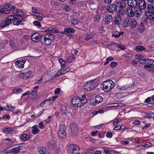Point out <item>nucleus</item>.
<instances>
[{"mask_svg": "<svg viewBox=\"0 0 154 154\" xmlns=\"http://www.w3.org/2000/svg\"><path fill=\"white\" fill-rule=\"evenodd\" d=\"M31 38L34 42H37L40 41L43 45H49L51 44V41L54 40V36L51 34L40 35L38 33H34L31 35Z\"/></svg>", "mask_w": 154, "mask_h": 154, "instance_id": "f257e3e1", "label": "nucleus"}, {"mask_svg": "<svg viewBox=\"0 0 154 154\" xmlns=\"http://www.w3.org/2000/svg\"><path fill=\"white\" fill-rule=\"evenodd\" d=\"M100 81L98 79H95L86 83L83 87L84 90L87 91H90L95 88L100 84Z\"/></svg>", "mask_w": 154, "mask_h": 154, "instance_id": "f03ea898", "label": "nucleus"}, {"mask_svg": "<svg viewBox=\"0 0 154 154\" xmlns=\"http://www.w3.org/2000/svg\"><path fill=\"white\" fill-rule=\"evenodd\" d=\"M102 89L105 92H108L112 89L115 86V83L111 80L104 82L101 85Z\"/></svg>", "mask_w": 154, "mask_h": 154, "instance_id": "7ed1b4c3", "label": "nucleus"}, {"mask_svg": "<svg viewBox=\"0 0 154 154\" xmlns=\"http://www.w3.org/2000/svg\"><path fill=\"white\" fill-rule=\"evenodd\" d=\"M80 148L76 144H71L68 146L67 151L68 153L72 154H77L80 150Z\"/></svg>", "mask_w": 154, "mask_h": 154, "instance_id": "20e7f679", "label": "nucleus"}, {"mask_svg": "<svg viewBox=\"0 0 154 154\" xmlns=\"http://www.w3.org/2000/svg\"><path fill=\"white\" fill-rule=\"evenodd\" d=\"M65 129V126L63 125H61L60 126L59 130L58 132V137L59 138L63 139L66 137Z\"/></svg>", "mask_w": 154, "mask_h": 154, "instance_id": "39448f33", "label": "nucleus"}, {"mask_svg": "<svg viewBox=\"0 0 154 154\" xmlns=\"http://www.w3.org/2000/svg\"><path fill=\"white\" fill-rule=\"evenodd\" d=\"M103 100V97L100 96L98 95L95 97L94 100H91L90 101V103L92 105H95L102 102Z\"/></svg>", "mask_w": 154, "mask_h": 154, "instance_id": "423d86ee", "label": "nucleus"}, {"mask_svg": "<svg viewBox=\"0 0 154 154\" xmlns=\"http://www.w3.org/2000/svg\"><path fill=\"white\" fill-rule=\"evenodd\" d=\"M23 19L22 17L20 14L19 15H12L8 16L7 19L11 21L15 20L16 21L17 20H22Z\"/></svg>", "mask_w": 154, "mask_h": 154, "instance_id": "0eeeda50", "label": "nucleus"}, {"mask_svg": "<svg viewBox=\"0 0 154 154\" xmlns=\"http://www.w3.org/2000/svg\"><path fill=\"white\" fill-rule=\"evenodd\" d=\"M26 61L25 60L23 59L17 61L15 63L16 67L20 69L23 68Z\"/></svg>", "mask_w": 154, "mask_h": 154, "instance_id": "6e6552de", "label": "nucleus"}, {"mask_svg": "<svg viewBox=\"0 0 154 154\" xmlns=\"http://www.w3.org/2000/svg\"><path fill=\"white\" fill-rule=\"evenodd\" d=\"M137 5L139 9L141 10L144 9L146 7V3L144 0H139L137 1Z\"/></svg>", "mask_w": 154, "mask_h": 154, "instance_id": "1a4fd4ad", "label": "nucleus"}, {"mask_svg": "<svg viewBox=\"0 0 154 154\" xmlns=\"http://www.w3.org/2000/svg\"><path fill=\"white\" fill-rule=\"evenodd\" d=\"M79 100V97L77 96H75L73 97L72 99L71 102L72 104L74 106L79 107L81 106V105L79 104L78 102Z\"/></svg>", "mask_w": 154, "mask_h": 154, "instance_id": "9d476101", "label": "nucleus"}, {"mask_svg": "<svg viewBox=\"0 0 154 154\" xmlns=\"http://www.w3.org/2000/svg\"><path fill=\"white\" fill-rule=\"evenodd\" d=\"M117 9V6L114 4H110L108 6L107 10L110 13H112L116 11Z\"/></svg>", "mask_w": 154, "mask_h": 154, "instance_id": "9b49d317", "label": "nucleus"}, {"mask_svg": "<svg viewBox=\"0 0 154 154\" xmlns=\"http://www.w3.org/2000/svg\"><path fill=\"white\" fill-rule=\"evenodd\" d=\"M71 131L73 135L76 136L78 134V128L77 125L74 124L71 126Z\"/></svg>", "mask_w": 154, "mask_h": 154, "instance_id": "f8f14e48", "label": "nucleus"}, {"mask_svg": "<svg viewBox=\"0 0 154 154\" xmlns=\"http://www.w3.org/2000/svg\"><path fill=\"white\" fill-rule=\"evenodd\" d=\"M127 4L129 6L135 8L137 5V1L136 0H128Z\"/></svg>", "mask_w": 154, "mask_h": 154, "instance_id": "ddd939ff", "label": "nucleus"}, {"mask_svg": "<svg viewBox=\"0 0 154 154\" xmlns=\"http://www.w3.org/2000/svg\"><path fill=\"white\" fill-rule=\"evenodd\" d=\"M116 6L122 8H124L126 5V3L123 1H118L116 2Z\"/></svg>", "mask_w": 154, "mask_h": 154, "instance_id": "4468645a", "label": "nucleus"}, {"mask_svg": "<svg viewBox=\"0 0 154 154\" xmlns=\"http://www.w3.org/2000/svg\"><path fill=\"white\" fill-rule=\"evenodd\" d=\"M11 23V21L8 19L4 20L1 24L0 26V28H1L2 29H3L4 27H6L7 26L9 25Z\"/></svg>", "mask_w": 154, "mask_h": 154, "instance_id": "2eb2a0df", "label": "nucleus"}, {"mask_svg": "<svg viewBox=\"0 0 154 154\" xmlns=\"http://www.w3.org/2000/svg\"><path fill=\"white\" fill-rule=\"evenodd\" d=\"M132 19L130 18H126L123 22V26L125 27H127L130 26Z\"/></svg>", "mask_w": 154, "mask_h": 154, "instance_id": "dca6fc26", "label": "nucleus"}, {"mask_svg": "<svg viewBox=\"0 0 154 154\" xmlns=\"http://www.w3.org/2000/svg\"><path fill=\"white\" fill-rule=\"evenodd\" d=\"M43 31L45 32H52L57 33V30L54 29L52 28H49L45 27L43 29Z\"/></svg>", "mask_w": 154, "mask_h": 154, "instance_id": "f3484780", "label": "nucleus"}, {"mask_svg": "<svg viewBox=\"0 0 154 154\" xmlns=\"http://www.w3.org/2000/svg\"><path fill=\"white\" fill-rule=\"evenodd\" d=\"M112 17L111 15H107L105 19V22L107 24H109L112 20Z\"/></svg>", "mask_w": 154, "mask_h": 154, "instance_id": "a211bd4d", "label": "nucleus"}, {"mask_svg": "<svg viewBox=\"0 0 154 154\" xmlns=\"http://www.w3.org/2000/svg\"><path fill=\"white\" fill-rule=\"evenodd\" d=\"M32 15L35 16L36 18L39 20L41 21L43 19L42 17L43 14L42 13L35 12V14H33Z\"/></svg>", "mask_w": 154, "mask_h": 154, "instance_id": "6ab92c4d", "label": "nucleus"}, {"mask_svg": "<svg viewBox=\"0 0 154 154\" xmlns=\"http://www.w3.org/2000/svg\"><path fill=\"white\" fill-rule=\"evenodd\" d=\"M145 14L147 17L150 20H154V12H145Z\"/></svg>", "mask_w": 154, "mask_h": 154, "instance_id": "aec40b11", "label": "nucleus"}, {"mask_svg": "<svg viewBox=\"0 0 154 154\" xmlns=\"http://www.w3.org/2000/svg\"><path fill=\"white\" fill-rule=\"evenodd\" d=\"M146 10L147 11H146V12H154V7L151 5H147Z\"/></svg>", "mask_w": 154, "mask_h": 154, "instance_id": "412c9836", "label": "nucleus"}, {"mask_svg": "<svg viewBox=\"0 0 154 154\" xmlns=\"http://www.w3.org/2000/svg\"><path fill=\"white\" fill-rule=\"evenodd\" d=\"M137 21L134 19H132L130 25L131 28V29L134 28L137 26Z\"/></svg>", "mask_w": 154, "mask_h": 154, "instance_id": "4be33fe9", "label": "nucleus"}, {"mask_svg": "<svg viewBox=\"0 0 154 154\" xmlns=\"http://www.w3.org/2000/svg\"><path fill=\"white\" fill-rule=\"evenodd\" d=\"M137 28L138 32L140 33H142L144 31V27L143 23H140Z\"/></svg>", "mask_w": 154, "mask_h": 154, "instance_id": "5701e85b", "label": "nucleus"}, {"mask_svg": "<svg viewBox=\"0 0 154 154\" xmlns=\"http://www.w3.org/2000/svg\"><path fill=\"white\" fill-rule=\"evenodd\" d=\"M38 126L35 125L32 127V130L31 131L32 134H35L38 133L39 132V130L37 128Z\"/></svg>", "mask_w": 154, "mask_h": 154, "instance_id": "b1692460", "label": "nucleus"}, {"mask_svg": "<svg viewBox=\"0 0 154 154\" xmlns=\"http://www.w3.org/2000/svg\"><path fill=\"white\" fill-rule=\"evenodd\" d=\"M114 22L117 25L120 24L122 22V20L120 17L119 16H116L114 17Z\"/></svg>", "mask_w": 154, "mask_h": 154, "instance_id": "393cba45", "label": "nucleus"}, {"mask_svg": "<svg viewBox=\"0 0 154 154\" xmlns=\"http://www.w3.org/2000/svg\"><path fill=\"white\" fill-rule=\"evenodd\" d=\"M134 16L136 17H140L142 14L141 10L139 8L135 9V10L134 11Z\"/></svg>", "mask_w": 154, "mask_h": 154, "instance_id": "a878e982", "label": "nucleus"}, {"mask_svg": "<svg viewBox=\"0 0 154 154\" xmlns=\"http://www.w3.org/2000/svg\"><path fill=\"white\" fill-rule=\"evenodd\" d=\"M38 88V86H37L33 88V89L31 93V95H32L33 97H35L37 95V91L36 89H37Z\"/></svg>", "mask_w": 154, "mask_h": 154, "instance_id": "bb28decb", "label": "nucleus"}, {"mask_svg": "<svg viewBox=\"0 0 154 154\" xmlns=\"http://www.w3.org/2000/svg\"><path fill=\"white\" fill-rule=\"evenodd\" d=\"M38 150L40 154H48V152L46 149L42 147L38 149Z\"/></svg>", "mask_w": 154, "mask_h": 154, "instance_id": "cd10ccee", "label": "nucleus"}, {"mask_svg": "<svg viewBox=\"0 0 154 154\" xmlns=\"http://www.w3.org/2000/svg\"><path fill=\"white\" fill-rule=\"evenodd\" d=\"M135 50L137 52H140L146 50V48L143 46L138 45L135 47Z\"/></svg>", "mask_w": 154, "mask_h": 154, "instance_id": "c85d7f7f", "label": "nucleus"}, {"mask_svg": "<svg viewBox=\"0 0 154 154\" xmlns=\"http://www.w3.org/2000/svg\"><path fill=\"white\" fill-rule=\"evenodd\" d=\"M4 109L6 110L11 111L14 110L15 109V107L7 105L5 107H4Z\"/></svg>", "mask_w": 154, "mask_h": 154, "instance_id": "c756f323", "label": "nucleus"}, {"mask_svg": "<svg viewBox=\"0 0 154 154\" xmlns=\"http://www.w3.org/2000/svg\"><path fill=\"white\" fill-rule=\"evenodd\" d=\"M23 90L22 89L19 88H15L12 90V93L14 94H18L20 93H21L22 91Z\"/></svg>", "mask_w": 154, "mask_h": 154, "instance_id": "7c9ffc66", "label": "nucleus"}, {"mask_svg": "<svg viewBox=\"0 0 154 154\" xmlns=\"http://www.w3.org/2000/svg\"><path fill=\"white\" fill-rule=\"evenodd\" d=\"M64 31L67 33H73L75 32V30L73 28L69 27L65 28Z\"/></svg>", "mask_w": 154, "mask_h": 154, "instance_id": "2f4dec72", "label": "nucleus"}, {"mask_svg": "<svg viewBox=\"0 0 154 154\" xmlns=\"http://www.w3.org/2000/svg\"><path fill=\"white\" fill-rule=\"evenodd\" d=\"M0 11L2 13L4 14H8L10 12V10L6 8H3L0 9Z\"/></svg>", "mask_w": 154, "mask_h": 154, "instance_id": "473e14b6", "label": "nucleus"}, {"mask_svg": "<svg viewBox=\"0 0 154 154\" xmlns=\"http://www.w3.org/2000/svg\"><path fill=\"white\" fill-rule=\"evenodd\" d=\"M29 135L25 134L22 135L20 137L21 139L24 141L27 140L29 139Z\"/></svg>", "mask_w": 154, "mask_h": 154, "instance_id": "72a5a7b5", "label": "nucleus"}, {"mask_svg": "<svg viewBox=\"0 0 154 154\" xmlns=\"http://www.w3.org/2000/svg\"><path fill=\"white\" fill-rule=\"evenodd\" d=\"M86 36L85 39L86 40L88 41L90 39L93 38L94 37V35H92V34L91 32H90L89 33L87 34Z\"/></svg>", "mask_w": 154, "mask_h": 154, "instance_id": "f704fd0d", "label": "nucleus"}, {"mask_svg": "<svg viewBox=\"0 0 154 154\" xmlns=\"http://www.w3.org/2000/svg\"><path fill=\"white\" fill-rule=\"evenodd\" d=\"M145 115L146 117L147 118H153L154 116V113L151 112L149 113H146Z\"/></svg>", "mask_w": 154, "mask_h": 154, "instance_id": "c9c22d12", "label": "nucleus"}, {"mask_svg": "<svg viewBox=\"0 0 154 154\" xmlns=\"http://www.w3.org/2000/svg\"><path fill=\"white\" fill-rule=\"evenodd\" d=\"M134 11L132 9L130 8L128 11V14L129 17H133L134 16Z\"/></svg>", "mask_w": 154, "mask_h": 154, "instance_id": "e433bc0d", "label": "nucleus"}, {"mask_svg": "<svg viewBox=\"0 0 154 154\" xmlns=\"http://www.w3.org/2000/svg\"><path fill=\"white\" fill-rule=\"evenodd\" d=\"M32 72L31 71H29L26 73H24L25 77L24 79H26L30 77L31 76Z\"/></svg>", "mask_w": 154, "mask_h": 154, "instance_id": "4c0bfd02", "label": "nucleus"}, {"mask_svg": "<svg viewBox=\"0 0 154 154\" xmlns=\"http://www.w3.org/2000/svg\"><path fill=\"white\" fill-rule=\"evenodd\" d=\"M125 13V11L123 9H121L118 12L117 14L120 17L123 16Z\"/></svg>", "mask_w": 154, "mask_h": 154, "instance_id": "58836bf2", "label": "nucleus"}, {"mask_svg": "<svg viewBox=\"0 0 154 154\" xmlns=\"http://www.w3.org/2000/svg\"><path fill=\"white\" fill-rule=\"evenodd\" d=\"M22 20H18L17 21L14 22L13 23V25L15 26H19L20 25H22L23 24Z\"/></svg>", "mask_w": 154, "mask_h": 154, "instance_id": "ea45409f", "label": "nucleus"}, {"mask_svg": "<svg viewBox=\"0 0 154 154\" xmlns=\"http://www.w3.org/2000/svg\"><path fill=\"white\" fill-rule=\"evenodd\" d=\"M74 57L73 56H70L66 60V61L68 63H71L74 60Z\"/></svg>", "mask_w": 154, "mask_h": 154, "instance_id": "a19ab883", "label": "nucleus"}, {"mask_svg": "<svg viewBox=\"0 0 154 154\" xmlns=\"http://www.w3.org/2000/svg\"><path fill=\"white\" fill-rule=\"evenodd\" d=\"M72 23L73 25H76L79 23V21L76 18H74L72 19Z\"/></svg>", "mask_w": 154, "mask_h": 154, "instance_id": "79ce46f5", "label": "nucleus"}, {"mask_svg": "<svg viewBox=\"0 0 154 154\" xmlns=\"http://www.w3.org/2000/svg\"><path fill=\"white\" fill-rule=\"evenodd\" d=\"M61 112L63 114H66V107L65 106H63L61 107Z\"/></svg>", "mask_w": 154, "mask_h": 154, "instance_id": "37998d69", "label": "nucleus"}, {"mask_svg": "<svg viewBox=\"0 0 154 154\" xmlns=\"http://www.w3.org/2000/svg\"><path fill=\"white\" fill-rule=\"evenodd\" d=\"M33 23L35 26H36L38 27H39L41 26L40 22L39 21H35L33 22Z\"/></svg>", "mask_w": 154, "mask_h": 154, "instance_id": "c03bdc74", "label": "nucleus"}, {"mask_svg": "<svg viewBox=\"0 0 154 154\" xmlns=\"http://www.w3.org/2000/svg\"><path fill=\"white\" fill-rule=\"evenodd\" d=\"M103 152L107 154H110L111 152H113L112 151H110L108 150L107 148L106 147H103Z\"/></svg>", "mask_w": 154, "mask_h": 154, "instance_id": "a18cd8bd", "label": "nucleus"}, {"mask_svg": "<svg viewBox=\"0 0 154 154\" xmlns=\"http://www.w3.org/2000/svg\"><path fill=\"white\" fill-rule=\"evenodd\" d=\"M59 61L62 67L65 66L66 63L63 59H59Z\"/></svg>", "mask_w": 154, "mask_h": 154, "instance_id": "49530a36", "label": "nucleus"}, {"mask_svg": "<svg viewBox=\"0 0 154 154\" xmlns=\"http://www.w3.org/2000/svg\"><path fill=\"white\" fill-rule=\"evenodd\" d=\"M154 67V65L152 63L149 65H145L144 66V68L145 69H148L150 68H153Z\"/></svg>", "mask_w": 154, "mask_h": 154, "instance_id": "de8ad7c7", "label": "nucleus"}, {"mask_svg": "<svg viewBox=\"0 0 154 154\" xmlns=\"http://www.w3.org/2000/svg\"><path fill=\"white\" fill-rule=\"evenodd\" d=\"M118 65L117 63L116 62H112L111 63L110 66L111 68H113L116 67Z\"/></svg>", "mask_w": 154, "mask_h": 154, "instance_id": "09e8293b", "label": "nucleus"}, {"mask_svg": "<svg viewBox=\"0 0 154 154\" xmlns=\"http://www.w3.org/2000/svg\"><path fill=\"white\" fill-rule=\"evenodd\" d=\"M138 62L140 63L143 64H146V61L145 58L141 59L139 60Z\"/></svg>", "mask_w": 154, "mask_h": 154, "instance_id": "8fccbe9b", "label": "nucleus"}, {"mask_svg": "<svg viewBox=\"0 0 154 154\" xmlns=\"http://www.w3.org/2000/svg\"><path fill=\"white\" fill-rule=\"evenodd\" d=\"M13 13L15 15L20 14L21 15V14L22 12L20 10L17 9L16 11H14Z\"/></svg>", "mask_w": 154, "mask_h": 154, "instance_id": "3c124183", "label": "nucleus"}, {"mask_svg": "<svg viewBox=\"0 0 154 154\" xmlns=\"http://www.w3.org/2000/svg\"><path fill=\"white\" fill-rule=\"evenodd\" d=\"M61 69H63L62 72H64V74L70 71V69L69 67H65L61 68Z\"/></svg>", "mask_w": 154, "mask_h": 154, "instance_id": "603ef678", "label": "nucleus"}, {"mask_svg": "<svg viewBox=\"0 0 154 154\" xmlns=\"http://www.w3.org/2000/svg\"><path fill=\"white\" fill-rule=\"evenodd\" d=\"M123 34V32H118V34H113L112 35V37H115L116 38H118V37H119L120 35L121 34Z\"/></svg>", "mask_w": 154, "mask_h": 154, "instance_id": "864d4df0", "label": "nucleus"}, {"mask_svg": "<svg viewBox=\"0 0 154 154\" xmlns=\"http://www.w3.org/2000/svg\"><path fill=\"white\" fill-rule=\"evenodd\" d=\"M82 99L84 102V103H85V104L88 101L86 97L85 94H83L82 95Z\"/></svg>", "mask_w": 154, "mask_h": 154, "instance_id": "5fc2aeb1", "label": "nucleus"}, {"mask_svg": "<svg viewBox=\"0 0 154 154\" xmlns=\"http://www.w3.org/2000/svg\"><path fill=\"white\" fill-rule=\"evenodd\" d=\"M14 130V128H5L4 131H13Z\"/></svg>", "mask_w": 154, "mask_h": 154, "instance_id": "6e6d98bb", "label": "nucleus"}, {"mask_svg": "<svg viewBox=\"0 0 154 154\" xmlns=\"http://www.w3.org/2000/svg\"><path fill=\"white\" fill-rule=\"evenodd\" d=\"M130 88V87L129 85H125L121 87V90H124L127 89L128 88Z\"/></svg>", "mask_w": 154, "mask_h": 154, "instance_id": "4d7b16f0", "label": "nucleus"}, {"mask_svg": "<svg viewBox=\"0 0 154 154\" xmlns=\"http://www.w3.org/2000/svg\"><path fill=\"white\" fill-rule=\"evenodd\" d=\"M119 120L118 118H116L113 122V124L114 125H116L119 122Z\"/></svg>", "mask_w": 154, "mask_h": 154, "instance_id": "13d9d810", "label": "nucleus"}, {"mask_svg": "<svg viewBox=\"0 0 154 154\" xmlns=\"http://www.w3.org/2000/svg\"><path fill=\"white\" fill-rule=\"evenodd\" d=\"M112 136V133L109 131L107 132L106 134V136L108 138H111Z\"/></svg>", "mask_w": 154, "mask_h": 154, "instance_id": "bf43d9fd", "label": "nucleus"}, {"mask_svg": "<svg viewBox=\"0 0 154 154\" xmlns=\"http://www.w3.org/2000/svg\"><path fill=\"white\" fill-rule=\"evenodd\" d=\"M100 20V17L99 15L96 16L94 18V21L97 22L99 21Z\"/></svg>", "mask_w": 154, "mask_h": 154, "instance_id": "052dcab7", "label": "nucleus"}, {"mask_svg": "<svg viewBox=\"0 0 154 154\" xmlns=\"http://www.w3.org/2000/svg\"><path fill=\"white\" fill-rule=\"evenodd\" d=\"M63 69H60L59 71H58L57 74L59 76L64 74V72H63Z\"/></svg>", "mask_w": 154, "mask_h": 154, "instance_id": "680f3d73", "label": "nucleus"}, {"mask_svg": "<svg viewBox=\"0 0 154 154\" xmlns=\"http://www.w3.org/2000/svg\"><path fill=\"white\" fill-rule=\"evenodd\" d=\"M125 57H130L132 56V55L131 54L127 53L123 55Z\"/></svg>", "mask_w": 154, "mask_h": 154, "instance_id": "e2e57ef3", "label": "nucleus"}, {"mask_svg": "<svg viewBox=\"0 0 154 154\" xmlns=\"http://www.w3.org/2000/svg\"><path fill=\"white\" fill-rule=\"evenodd\" d=\"M18 76L20 78H22L24 79V78L25 77L24 73H20L19 74Z\"/></svg>", "mask_w": 154, "mask_h": 154, "instance_id": "0e129e2a", "label": "nucleus"}, {"mask_svg": "<svg viewBox=\"0 0 154 154\" xmlns=\"http://www.w3.org/2000/svg\"><path fill=\"white\" fill-rule=\"evenodd\" d=\"M118 47L123 50H124L126 49L125 46L122 45H119Z\"/></svg>", "mask_w": 154, "mask_h": 154, "instance_id": "69168bd1", "label": "nucleus"}, {"mask_svg": "<svg viewBox=\"0 0 154 154\" xmlns=\"http://www.w3.org/2000/svg\"><path fill=\"white\" fill-rule=\"evenodd\" d=\"M79 101H78V102L79 104L81 105V106H83L84 104H85V103H84V102L82 100V99L80 98L79 97Z\"/></svg>", "mask_w": 154, "mask_h": 154, "instance_id": "338daca9", "label": "nucleus"}, {"mask_svg": "<svg viewBox=\"0 0 154 154\" xmlns=\"http://www.w3.org/2000/svg\"><path fill=\"white\" fill-rule=\"evenodd\" d=\"M121 128H122V126L121 125H118L116 126L114 128V129L115 130L117 131V130H119L121 129Z\"/></svg>", "mask_w": 154, "mask_h": 154, "instance_id": "774afa93", "label": "nucleus"}]
</instances>
